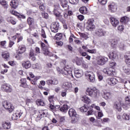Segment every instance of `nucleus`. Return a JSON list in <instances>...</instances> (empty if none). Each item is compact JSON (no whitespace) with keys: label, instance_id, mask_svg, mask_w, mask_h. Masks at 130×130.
Masks as SVG:
<instances>
[{"label":"nucleus","instance_id":"nucleus-1","mask_svg":"<svg viewBox=\"0 0 130 130\" xmlns=\"http://www.w3.org/2000/svg\"><path fill=\"white\" fill-rule=\"evenodd\" d=\"M61 66L63 69L60 70V68L57 67L56 70L58 73L60 74H62V75H64V76H70L73 77V73H72V70L70 68V66L69 65L64 64V63L61 62Z\"/></svg>","mask_w":130,"mask_h":130},{"label":"nucleus","instance_id":"nucleus-2","mask_svg":"<svg viewBox=\"0 0 130 130\" xmlns=\"http://www.w3.org/2000/svg\"><path fill=\"white\" fill-rule=\"evenodd\" d=\"M86 95L90 96V97H98L99 96V90L95 87L92 88H88L86 92Z\"/></svg>","mask_w":130,"mask_h":130},{"label":"nucleus","instance_id":"nucleus-3","mask_svg":"<svg viewBox=\"0 0 130 130\" xmlns=\"http://www.w3.org/2000/svg\"><path fill=\"white\" fill-rule=\"evenodd\" d=\"M3 106L8 111L11 113L15 109V107L11 103L8 102L7 101H4L3 102Z\"/></svg>","mask_w":130,"mask_h":130},{"label":"nucleus","instance_id":"nucleus-4","mask_svg":"<svg viewBox=\"0 0 130 130\" xmlns=\"http://www.w3.org/2000/svg\"><path fill=\"white\" fill-rule=\"evenodd\" d=\"M93 22L94 20L89 19L86 23L85 25L86 26V29L88 30V31H92V30L95 28V25L93 24Z\"/></svg>","mask_w":130,"mask_h":130},{"label":"nucleus","instance_id":"nucleus-5","mask_svg":"<svg viewBox=\"0 0 130 130\" xmlns=\"http://www.w3.org/2000/svg\"><path fill=\"white\" fill-rule=\"evenodd\" d=\"M1 89L4 91V92H6V93H11V92L13 91V88L12 87V86L7 83L2 85Z\"/></svg>","mask_w":130,"mask_h":130},{"label":"nucleus","instance_id":"nucleus-6","mask_svg":"<svg viewBox=\"0 0 130 130\" xmlns=\"http://www.w3.org/2000/svg\"><path fill=\"white\" fill-rule=\"evenodd\" d=\"M59 28V23L58 22H53L51 25V30L53 33H57Z\"/></svg>","mask_w":130,"mask_h":130},{"label":"nucleus","instance_id":"nucleus-7","mask_svg":"<svg viewBox=\"0 0 130 130\" xmlns=\"http://www.w3.org/2000/svg\"><path fill=\"white\" fill-rule=\"evenodd\" d=\"M108 58L105 57H100L97 60V63L99 66H104L107 62Z\"/></svg>","mask_w":130,"mask_h":130},{"label":"nucleus","instance_id":"nucleus-8","mask_svg":"<svg viewBox=\"0 0 130 130\" xmlns=\"http://www.w3.org/2000/svg\"><path fill=\"white\" fill-rule=\"evenodd\" d=\"M95 34L99 37H103V36L106 35V31L103 30L102 28H99L96 29Z\"/></svg>","mask_w":130,"mask_h":130},{"label":"nucleus","instance_id":"nucleus-9","mask_svg":"<svg viewBox=\"0 0 130 130\" xmlns=\"http://www.w3.org/2000/svg\"><path fill=\"white\" fill-rule=\"evenodd\" d=\"M85 76L89 78L90 82H91L92 83H94V82H95V75L93 72H86L85 73Z\"/></svg>","mask_w":130,"mask_h":130},{"label":"nucleus","instance_id":"nucleus-10","mask_svg":"<svg viewBox=\"0 0 130 130\" xmlns=\"http://www.w3.org/2000/svg\"><path fill=\"white\" fill-rule=\"evenodd\" d=\"M61 88L64 89L66 91L67 90H71L72 89V83L68 82H64L61 85Z\"/></svg>","mask_w":130,"mask_h":130},{"label":"nucleus","instance_id":"nucleus-11","mask_svg":"<svg viewBox=\"0 0 130 130\" xmlns=\"http://www.w3.org/2000/svg\"><path fill=\"white\" fill-rule=\"evenodd\" d=\"M44 116H46V112L44 110H40L36 119L37 121L40 120Z\"/></svg>","mask_w":130,"mask_h":130},{"label":"nucleus","instance_id":"nucleus-12","mask_svg":"<svg viewBox=\"0 0 130 130\" xmlns=\"http://www.w3.org/2000/svg\"><path fill=\"white\" fill-rule=\"evenodd\" d=\"M110 21L111 24L113 27H116V26H117L118 24H119V21H118V20L114 17H111L110 18Z\"/></svg>","mask_w":130,"mask_h":130},{"label":"nucleus","instance_id":"nucleus-13","mask_svg":"<svg viewBox=\"0 0 130 130\" xmlns=\"http://www.w3.org/2000/svg\"><path fill=\"white\" fill-rule=\"evenodd\" d=\"M107 81L109 85L111 86H114L117 83V80L114 78H108Z\"/></svg>","mask_w":130,"mask_h":130},{"label":"nucleus","instance_id":"nucleus-14","mask_svg":"<svg viewBox=\"0 0 130 130\" xmlns=\"http://www.w3.org/2000/svg\"><path fill=\"white\" fill-rule=\"evenodd\" d=\"M27 80L26 78H23L20 80V87H22V88H28V85H27Z\"/></svg>","mask_w":130,"mask_h":130},{"label":"nucleus","instance_id":"nucleus-15","mask_svg":"<svg viewBox=\"0 0 130 130\" xmlns=\"http://www.w3.org/2000/svg\"><path fill=\"white\" fill-rule=\"evenodd\" d=\"M2 126L5 129L11 128V123L10 122L4 121L2 122Z\"/></svg>","mask_w":130,"mask_h":130},{"label":"nucleus","instance_id":"nucleus-16","mask_svg":"<svg viewBox=\"0 0 130 130\" xmlns=\"http://www.w3.org/2000/svg\"><path fill=\"white\" fill-rule=\"evenodd\" d=\"M41 46L42 49L43 50V51H45L44 54L46 55L49 54V51H48L47 50V47L46 45H45V44L44 43H41Z\"/></svg>","mask_w":130,"mask_h":130},{"label":"nucleus","instance_id":"nucleus-17","mask_svg":"<svg viewBox=\"0 0 130 130\" xmlns=\"http://www.w3.org/2000/svg\"><path fill=\"white\" fill-rule=\"evenodd\" d=\"M74 74L76 78H81L83 76V71L80 70H76L74 71Z\"/></svg>","mask_w":130,"mask_h":130},{"label":"nucleus","instance_id":"nucleus-18","mask_svg":"<svg viewBox=\"0 0 130 130\" xmlns=\"http://www.w3.org/2000/svg\"><path fill=\"white\" fill-rule=\"evenodd\" d=\"M112 97L111 93L105 91L104 92V98L106 100H110Z\"/></svg>","mask_w":130,"mask_h":130},{"label":"nucleus","instance_id":"nucleus-19","mask_svg":"<svg viewBox=\"0 0 130 130\" xmlns=\"http://www.w3.org/2000/svg\"><path fill=\"white\" fill-rule=\"evenodd\" d=\"M109 9L112 12L114 13L115 11H116V5H115V3H111L109 5Z\"/></svg>","mask_w":130,"mask_h":130},{"label":"nucleus","instance_id":"nucleus-20","mask_svg":"<svg viewBox=\"0 0 130 130\" xmlns=\"http://www.w3.org/2000/svg\"><path fill=\"white\" fill-rule=\"evenodd\" d=\"M10 6L13 9H17L18 7V0H12L10 2Z\"/></svg>","mask_w":130,"mask_h":130},{"label":"nucleus","instance_id":"nucleus-21","mask_svg":"<svg viewBox=\"0 0 130 130\" xmlns=\"http://www.w3.org/2000/svg\"><path fill=\"white\" fill-rule=\"evenodd\" d=\"M107 75H108V76H114L115 75V70L112 68L108 69Z\"/></svg>","mask_w":130,"mask_h":130},{"label":"nucleus","instance_id":"nucleus-22","mask_svg":"<svg viewBox=\"0 0 130 130\" xmlns=\"http://www.w3.org/2000/svg\"><path fill=\"white\" fill-rule=\"evenodd\" d=\"M22 65L24 69H29L31 67V63L29 61L23 62Z\"/></svg>","mask_w":130,"mask_h":130},{"label":"nucleus","instance_id":"nucleus-23","mask_svg":"<svg viewBox=\"0 0 130 130\" xmlns=\"http://www.w3.org/2000/svg\"><path fill=\"white\" fill-rule=\"evenodd\" d=\"M69 114L71 117H73V116H76L77 115V112L74 109H70L69 111Z\"/></svg>","mask_w":130,"mask_h":130},{"label":"nucleus","instance_id":"nucleus-24","mask_svg":"<svg viewBox=\"0 0 130 130\" xmlns=\"http://www.w3.org/2000/svg\"><path fill=\"white\" fill-rule=\"evenodd\" d=\"M80 13L81 14H82L83 15H85L88 13V9H87V7H81L79 9Z\"/></svg>","mask_w":130,"mask_h":130},{"label":"nucleus","instance_id":"nucleus-25","mask_svg":"<svg viewBox=\"0 0 130 130\" xmlns=\"http://www.w3.org/2000/svg\"><path fill=\"white\" fill-rule=\"evenodd\" d=\"M125 62L128 66H130V52L127 53L125 55Z\"/></svg>","mask_w":130,"mask_h":130},{"label":"nucleus","instance_id":"nucleus-26","mask_svg":"<svg viewBox=\"0 0 130 130\" xmlns=\"http://www.w3.org/2000/svg\"><path fill=\"white\" fill-rule=\"evenodd\" d=\"M26 51V47L24 45H21L18 48L19 53H24Z\"/></svg>","mask_w":130,"mask_h":130},{"label":"nucleus","instance_id":"nucleus-27","mask_svg":"<svg viewBox=\"0 0 130 130\" xmlns=\"http://www.w3.org/2000/svg\"><path fill=\"white\" fill-rule=\"evenodd\" d=\"M115 107L118 111H121V105L120 103H118V102H116L114 104Z\"/></svg>","mask_w":130,"mask_h":130},{"label":"nucleus","instance_id":"nucleus-28","mask_svg":"<svg viewBox=\"0 0 130 130\" xmlns=\"http://www.w3.org/2000/svg\"><path fill=\"white\" fill-rule=\"evenodd\" d=\"M68 109H69V106H68V105H64L60 108V111L64 113L68 111Z\"/></svg>","mask_w":130,"mask_h":130},{"label":"nucleus","instance_id":"nucleus-29","mask_svg":"<svg viewBox=\"0 0 130 130\" xmlns=\"http://www.w3.org/2000/svg\"><path fill=\"white\" fill-rule=\"evenodd\" d=\"M82 101L86 104H90L91 102V101L88 97H82Z\"/></svg>","mask_w":130,"mask_h":130},{"label":"nucleus","instance_id":"nucleus-30","mask_svg":"<svg viewBox=\"0 0 130 130\" xmlns=\"http://www.w3.org/2000/svg\"><path fill=\"white\" fill-rule=\"evenodd\" d=\"M109 57L110 59H114L117 57V54L114 52H112L109 55Z\"/></svg>","mask_w":130,"mask_h":130},{"label":"nucleus","instance_id":"nucleus-31","mask_svg":"<svg viewBox=\"0 0 130 130\" xmlns=\"http://www.w3.org/2000/svg\"><path fill=\"white\" fill-rule=\"evenodd\" d=\"M123 70L124 71V72L126 75H130V69L129 68L126 67V66H124L123 67Z\"/></svg>","mask_w":130,"mask_h":130},{"label":"nucleus","instance_id":"nucleus-32","mask_svg":"<svg viewBox=\"0 0 130 130\" xmlns=\"http://www.w3.org/2000/svg\"><path fill=\"white\" fill-rule=\"evenodd\" d=\"M78 120H79V117L78 116V115H76V116L72 117L71 122L72 123H76Z\"/></svg>","mask_w":130,"mask_h":130},{"label":"nucleus","instance_id":"nucleus-33","mask_svg":"<svg viewBox=\"0 0 130 130\" xmlns=\"http://www.w3.org/2000/svg\"><path fill=\"white\" fill-rule=\"evenodd\" d=\"M110 42L112 47H115V45L117 44V40L115 39H110Z\"/></svg>","mask_w":130,"mask_h":130},{"label":"nucleus","instance_id":"nucleus-34","mask_svg":"<svg viewBox=\"0 0 130 130\" xmlns=\"http://www.w3.org/2000/svg\"><path fill=\"white\" fill-rule=\"evenodd\" d=\"M120 22L121 23H127L128 22V17L126 16H123L120 19Z\"/></svg>","mask_w":130,"mask_h":130},{"label":"nucleus","instance_id":"nucleus-35","mask_svg":"<svg viewBox=\"0 0 130 130\" xmlns=\"http://www.w3.org/2000/svg\"><path fill=\"white\" fill-rule=\"evenodd\" d=\"M7 20V21L9 22V23H11V24H12V25H16V24L17 23V22H16L15 20H13L12 17H8Z\"/></svg>","mask_w":130,"mask_h":130},{"label":"nucleus","instance_id":"nucleus-36","mask_svg":"<svg viewBox=\"0 0 130 130\" xmlns=\"http://www.w3.org/2000/svg\"><path fill=\"white\" fill-rule=\"evenodd\" d=\"M34 19L31 18V17H28L27 18V23L28 24V25H33V24H34Z\"/></svg>","mask_w":130,"mask_h":130},{"label":"nucleus","instance_id":"nucleus-37","mask_svg":"<svg viewBox=\"0 0 130 130\" xmlns=\"http://www.w3.org/2000/svg\"><path fill=\"white\" fill-rule=\"evenodd\" d=\"M29 58L31 59V60H35V59H36V58L34 56V53L32 51H30L29 52Z\"/></svg>","mask_w":130,"mask_h":130},{"label":"nucleus","instance_id":"nucleus-38","mask_svg":"<svg viewBox=\"0 0 130 130\" xmlns=\"http://www.w3.org/2000/svg\"><path fill=\"white\" fill-rule=\"evenodd\" d=\"M125 102L126 105L130 106V96H127L125 98Z\"/></svg>","mask_w":130,"mask_h":130},{"label":"nucleus","instance_id":"nucleus-39","mask_svg":"<svg viewBox=\"0 0 130 130\" xmlns=\"http://www.w3.org/2000/svg\"><path fill=\"white\" fill-rule=\"evenodd\" d=\"M37 104H38V105H40V106H44V105H45L44 102H43L42 100H38L37 101Z\"/></svg>","mask_w":130,"mask_h":130},{"label":"nucleus","instance_id":"nucleus-40","mask_svg":"<svg viewBox=\"0 0 130 130\" xmlns=\"http://www.w3.org/2000/svg\"><path fill=\"white\" fill-rule=\"evenodd\" d=\"M61 6L63 9H67V8H68V1H64L63 2L61 3Z\"/></svg>","mask_w":130,"mask_h":130},{"label":"nucleus","instance_id":"nucleus-41","mask_svg":"<svg viewBox=\"0 0 130 130\" xmlns=\"http://www.w3.org/2000/svg\"><path fill=\"white\" fill-rule=\"evenodd\" d=\"M2 57L6 60H8L10 58V54L9 53H4L2 54Z\"/></svg>","mask_w":130,"mask_h":130},{"label":"nucleus","instance_id":"nucleus-42","mask_svg":"<svg viewBox=\"0 0 130 130\" xmlns=\"http://www.w3.org/2000/svg\"><path fill=\"white\" fill-rule=\"evenodd\" d=\"M79 35L80 37H82V38H85V39H88V38H89L88 35L86 34L79 32Z\"/></svg>","mask_w":130,"mask_h":130},{"label":"nucleus","instance_id":"nucleus-43","mask_svg":"<svg viewBox=\"0 0 130 130\" xmlns=\"http://www.w3.org/2000/svg\"><path fill=\"white\" fill-rule=\"evenodd\" d=\"M55 37L56 40H60L62 38V34L61 33L56 34Z\"/></svg>","mask_w":130,"mask_h":130},{"label":"nucleus","instance_id":"nucleus-44","mask_svg":"<svg viewBox=\"0 0 130 130\" xmlns=\"http://www.w3.org/2000/svg\"><path fill=\"white\" fill-rule=\"evenodd\" d=\"M123 119L125 120H129L130 119V115H128L127 114H124L122 116Z\"/></svg>","mask_w":130,"mask_h":130},{"label":"nucleus","instance_id":"nucleus-45","mask_svg":"<svg viewBox=\"0 0 130 130\" xmlns=\"http://www.w3.org/2000/svg\"><path fill=\"white\" fill-rule=\"evenodd\" d=\"M80 109L81 112H87L88 111V109L86 107V105L81 107Z\"/></svg>","mask_w":130,"mask_h":130},{"label":"nucleus","instance_id":"nucleus-46","mask_svg":"<svg viewBox=\"0 0 130 130\" xmlns=\"http://www.w3.org/2000/svg\"><path fill=\"white\" fill-rule=\"evenodd\" d=\"M119 47L120 50H124L125 49V46L123 43H121L119 44Z\"/></svg>","mask_w":130,"mask_h":130},{"label":"nucleus","instance_id":"nucleus-47","mask_svg":"<svg viewBox=\"0 0 130 130\" xmlns=\"http://www.w3.org/2000/svg\"><path fill=\"white\" fill-rule=\"evenodd\" d=\"M58 9H56L55 8L54 9V10H53V14L54 15H55V16L56 17H59L60 16V14H59V13L58 12Z\"/></svg>","mask_w":130,"mask_h":130},{"label":"nucleus","instance_id":"nucleus-48","mask_svg":"<svg viewBox=\"0 0 130 130\" xmlns=\"http://www.w3.org/2000/svg\"><path fill=\"white\" fill-rule=\"evenodd\" d=\"M22 54H23V53H19V52H18L17 55L15 56L16 58H17V59H22L23 58Z\"/></svg>","mask_w":130,"mask_h":130},{"label":"nucleus","instance_id":"nucleus-49","mask_svg":"<svg viewBox=\"0 0 130 130\" xmlns=\"http://www.w3.org/2000/svg\"><path fill=\"white\" fill-rule=\"evenodd\" d=\"M69 3L72 5H78L79 4V0H69Z\"/></svg>","mask_w":130,"mask_h":130},{"label":"nucleus","instance_id":"nucleus-50","mask_svg":"<svg viewBox=\"0 0 130 130\" xmlns=\"http://www.w3.org/2000/svg\"><path fill=\"white\" fill-rule=\"evenodd\" d=\"M49 108L51 111H54L55 110V107H54V104H49Z\"/></svg>","mask_w":130,"mask_h":130},{"label":"nucleus","instance_id":"nucleus-51","mask_svg":"<svg viewBox=\"0 0 130 130\" xmlns=\"http://www.w3.org/2000/svg\"><path fill=\"white\" fill-rule=\"evenodd\" d=\"M102 6H105L107 4V0H98Z\"/></svg>","mask_w":130,"mask_h":130},{"label":"nucleus","instance_id":"nucleus-52","mask_svg":"<svg viewBox=\"0 0 130 130\" xmlns=\"http://www.w3.org/2000/svg\"><path fill=\"white\" fill-rule=\"evenodd\" d=\"M87 51L89 53H92V54L96 53V50L95 49H91V50L88 49L87 50Z\"/></svg>","mask_w":130,"mask_h":130},{"label":"nucleus","instance_id":"nucleus-53","mask_svg":"<svg viewBox=\"0 0 130 130\" xmlns=\"http://www.w3.org/2000/svg\"><path fill=\"white\" fill-rule=\"evenodd\" d=\"M53 98H54L53 95L49 96V101L50 102V104H54V103L53 102Z\"/></svg>","mask_w":130,"mask_h":130},{"label":"nucleus","instance_id":"nucleus-54","mask_svg":"<svg viewBox=\"0 0 130 130\" xmlns=\"http://www.w3.org/2000/svg\"><path fill=\"white\" fill-rule=\"evenodd\" d=\"M22 114V113H18V114H15L14 115V117H15L14 119H18V118H20Z\"/></svg>","mask_w":130,"mask_h":130},{"label":"nucleus","instance_id":"nucleus-55","mask_svg":"<svg viewBox=\"0 0 130 130\" xmlns=\"http://www.w3.org/2000/svg\"><path fill=\"white\" fill-rule=\"evenodd\" d=\"M58 84V81L56 79H54L52 80V85H57Z\"/></svg>","mask_w":130,"mask_h":130},{"label":"nucleus","instance_id":"nucleus-56","mask_svg":"<svg viewBox=\"0 0 130 130\" xmlns=\"http://www.w3.org/2000/svg\"><path fill=\"white\" fill-rule=\"evenodd\" d=\"M118 30L119 31H123L124 30V27L122 25H120L118 27Z\"/></svg>","mask_w":130,"mask_h":130},{"label":"nucleus","instance_id":"nucleus-57","mask_svg":"<svg viewBox=\"0 0 130 130\" xmlns=\"http://www.w3.org/2000/svg\"><path fill=\"white\" fill-rule=\"evenodd\" d=\"M76 38V37L74 36V35H72V36H71L69 38V42L70 43H72V42H73V41H74V39L73 38Z\"/></svg>","mask_w":130,"mask_h":130},{"label":"nucleus","instance_id":"nucleus-58","mask_svg":"<svg viewBox=\"0 0 130 130\" xmlns=\"http://www.w3.org/2000/svg\"><path fill=\"white\" fill-rule=\"evenodd\" d=\"M78 19H79V20L80 21H83V20L85 19V17H84L82 15H79L78 16Z\"/></svg>","mask_w":130,"mask_h":130},{"label":"nucleus","instance_id":"nucleus-59","mask_svg":"<svg viewBox=\"0 0 130 130\" xmlns=\"http://www.w3.org/2000/svg\"><path fill=\"white\" fill-rule=\"evenodd\" d=\"M10 13L12 14V15H14L15 16H18V15H19V13L14 10H10Z\"/></svg>","mask_w":130,"mask_h":130},{"label":"nucleus","instance_id":"nucleus-60","mask_svg":"<svg viewBox=\"0 0 130 130\" xmlns=\"http://www.w3.org/2000/svg\"><path fill=\"white\" fill-rule=\"evenodd\" d=\"M39 9L40 11H45V6H44V5L42 4V5L40 6Z\"/></svg>","mask_w":130,"mask_h":130},{"label":"nucleus","instance_id":"nucleus-61","mask_svg":"<svg viewBox=\"0 0 130 130\" xmlns=\"http://www.w3.org/2000/svg\"><path fill=\"white\" fill-rule=\"evenodd\" d=\"M17 17H18V18H19L20 19H25L26 18V16H25V15H20V14H19H19H18V15H17Z\"/></svg>","mask_w":130,"mask_h":130},{"label":"nucleus","instance_id":"nucleus-62","mask_svg":"<svg viewBox=\"0 0 130 130\" xmlns=\"http://www.w3.org/2000/svg\"><path fill=\"white\" fill-rule=\"evenodd\" d=\"M54 9H56L57 10H59V4L58 3H55L54 5Z\"/></svg>","mask_w":130,"mask_h":130},{"label":"nucleus","instance_id":"nucleus-63","mask_svg":"<svg viewBox=\"0 0 130 130\" xmlns=\"http://www.w3.org/2000/svg\"><path fill=\"white\" fill-rule=\"evenodd\" d=\"M97 75H98V78L100 80V81H102V80L103 79V77L102 76V75H101L98 72L97 73Z\"/></svg>","mask_w":130,"mask_h":130},{"label":"nucleus","instance_id":"nucleus-64","mask_svg":"<svg viewBox=\"0 0 130 130\" xmlns=\"http://www.w3.org/2000/svg\"><path fill=\"white\" fill-rule=\"evenodd\" d=\"M110 67L113 68V67H115V66H116V63H115V62L111 61L110 62Z\"/></svg>","mask_w":130,"mask_h":130}]
</instances>
